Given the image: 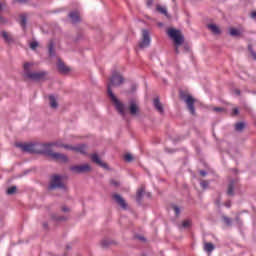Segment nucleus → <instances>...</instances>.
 I'll list each match as a JSON object with an SVG mask.
<instances>
[{
	"mask_svg": "<svg viewBox=\"0 0 256 256\" xmlns=\"http://www.w3.org/2000/svg\"><path fill=\"white\" fill-rule=\"evenodd\" d=\"M123 83V76L121 74H115L111 77L108 82V96L110 97L112 103H114L117 111L121 113V115H125V106L117 99V96L113 93V87H119Z\"/></svg>",
	"mask_w": 256,
	"mask_h": 256,
	"instance_id": "f257e3e1",
	"label": "nucleus"
},
{
	"mask_svg": "<svg viewBox=\"0 0 256 256\" xmlns=\"http://www.w3.org/2000/svg\"><path fill=\"white\" fill-rule=\"evenodd\" d=\"M23 76L31 81H43L45 72H33V63L26 62L23 65Z\"/></svg>",
	"mask_w": 256,
	"mask_h": 256,
	"instance_id": "f03ea898",
	"label": "nucleus"
},
{
	"mask_svg": "<svg viewBox=\"0 0 256 256\" xmlns=\"http://www.w3.org/2000/svg\"><path fill=\"white\" fill-rule=\"evenodd\" d=\"M167 34L175 45V52L179 53V47H181V45H183V41H185L183 34L175 28L168 29Z\"/></svg>",
	"mask_w": 256,
	"mask_h": 256,
	"instance_id": "7ed1b4c3",
	"label": "nucleus"
},
{
	"mask_svg": "<svg viewBox=\"0 0 256 256\" xmlns=\"http://www.w3.org/2000/svg\"><path fill=\"white\" fill-rule=\"evenodd\" d=\"M51 147H63L64 149H67L68 151H75L76 153H85L87 151V147L85 145H78V146H72L69 144L63 143V140H58L52 144H50Z\"/></svg>",
	"mask_w": 256,
	"mask_h": 256,
	"instance_id": "20e7f679",
	"label": "nucleus"
},
{
	"mask_svg": "<svg viewBox=\"0 0 256 256\" xmlns=\"http://www.w3.org/2000/svg\"><path fill=\"white\" fill-rule=\"evenodd\" d=\"M151 45V36L149 35V31L142 30V39L139 43L140 49H146Z\"/></svg>",
	"mask_w": 256,
	"mask_h": 256,
	"instance_id": "39448f33",
	"label": "nucleus"
},
{
	"mask_svg": "<svg viewBox=\"0 0 256 256\" xmlns=\"http://www.w3.org/2000/svg\"><path fill=\"white\" fill-rule=\"evenodd\" d=\"M183 101L186 103L190 113L192 115H195V107L193 106L195 104V98H193V96L191 95H186L182 97Z\"/></svg>",
	"mask_w": 256,
	"mask_h": 256,
	"instance_id": "423d86ee",
	"label": "nucleus"
},
{
	"mask_svg": "<svg viewBox=\"0 0 256 256\" xmlns=\"http://www.w3.org/2000/svg\"><path fill=\"white\" fill-rule=\"evenodd\" d=\"M56 187H63V178L61 176H53L49 189H56Z\"/></svg>",
	"mask_w": 256,
	"mask_h": 256,
	"instance_id": "0eeeda50",
	"label": "nucleus"
},
{
	"mask_svg": "<svg viewBox=\"0 0 256 256\" xmlns=\"http://www.w3.org/2000/svg\"><path fill=\"white\" fill-rule=\"evenodd\" d=\"M74 173H87L91 171V166L89 164H83L79 166L72 167Z\"/></svg>",
	"mask_w": 256,
	"mask_h": 256,
	"instance_id": "6e6552de",
	"label": "nucleus"
},
{
	"mask_svg": "<svg viewBox=\"0 0 256 256\" xmlns=\"http://www.w3.org/2000/svg\"><path fill=\"white\" fill-rule=\"evenodd\" d=\"M52 159H55L56 161H59L60 163H67L69 161V158H67L66 155L61 153H53L51 154Z\"/></svg>",
	"mask_w": 256,
	"mask_h": 256,
	"instance_id": "1a4fd4ad",
	"label": "nucleus"
},
{
	"mask_svg": "<svg viewBox=\"0 0 256 256\" xmlns=\"http://www.w3.org/2000/svg\"><path fill=\"white\" fill-rule=\"evenodd\" d=\"M91 159L94 163H97V165H99L100 167H103V169H109V166L107 165V163L102 162L101 158H99L97 154H93Z\"/></svg>",
	"mask_w": 256,
	"mask_h": 256,
	"instance_id": "9d476101",
	"label": "nucleus"
},
{
	"mask_svg": "<svg viewBox=\"0 0 256 256\" xmlns=\"http://www.w3.org/2000/svg\"><path fill=\"white\" fill-rule=\"evenodd\" d=\"M57 67H58V71L60 73H63L64 75H67V73L71 71V68H69V66H65V63H63L60 60L58 61Z\"/></svg>",
	"mask_w": 256,
	"mask_h": 256,
	"instance_id": "9b49d317",
	"label": "nucleus"
},
{
	"mask_svg": "<svg viewBox=\"0 0 256 256\" xmlns=\"http://www.w3.org/2000/svg\"><path fill=\"white\" fill-rule=\"evenodd\" d=\"M39 147V145L35 144H24L21 146L22 151H26L28 153H35V150Z\"/></svg>",
	"mask_w": 256,
	"mask_h": 256,
	"instance_id": "f8f14e48",
	"label": "nucleus"
},
{
	"mask_svg": "<svg viewBox=\"0 0 256 256\" xmlns=\"http://www.w3.org/2000/svg\"><path fill=\"white\" fill-rule=\"evenodd\" d=\"M130 113L131 115H137L139 113V104L135 100L130 102Z\"/></svg>",
	"mask_w": 256,
	"mask_h": 256,
	"instance_id": "ddd939ff",
	"label": "nucleus"
},
{
	"mask_svg": "<svg viewBox=\"0 0 256 256\" xmlns=\"http://www.w3.org/2000/svg\"><path fill=\"white\" fill-rule=\"evenodd\" d=\"M114 199H115L116 203H118V205H120V207H122V209H127V203L120 195H117V194L114 195Z\"/></svg>",
	"mask_w": 256,
	"mask_h": 256,
	"instance_id": "4468645a",
	"label": "nucleus"
},
{
	"mask_svg": "<svg viewBox=\"0 0 256 256\" xmlns=\"http://www.w3.org/2000/svg\"><path fill=\"white\" fill-rule=\"evenodd\" d=\"M208 29L214 35H220L221 34V28H219V26H217L216 24H208Z\"/></svg>",
	"mask_w": 256,
	"mask_h": 256,
	"instance_id": "2eb2a0df",
	"label": "nucleus"
},
{
	"mask_svg": "<svg viewBox=\"0 0 256 256\" xmlns=\"http://www.w3.org/2000/svg\"><path fill=\"white\" fill-rule=\"evenodd\" d=\"M1 36L6 43H13V36L11 35V33L4 31L1 33Z\"/></svg>",
	"mask_w": 256,
	"mask_h": 256,
	"instance_id": "dca6fc26",
	"label": "nucleus"
},
{
	"mask_svg": "<svg viewBox=\"0 0 256 256\" xmlns=\"http://www.w3.org/2000/svg\"><path fill=\"white\" fill-rule=\"evenodd\" d=\"M229 33L232 37H240V35H243V30L237 28H230Z\"/></svg>",
	"mask_w": 256,
	"mask_h": 256,
	"instance_id": "f3484780",
	"label": "nucleus"
},
{
	"mask_svg": "<svg viewBox=\"0 0 256 256\" xmlns=\"http://www.w3.org/2000/svg\"><path fill=\"white\" fill-rule=\"evenodd\" d=\"M154 107L159 113H163V104H161L159 98L154 99Z\"/></svg>",
	"mask_w": 256,
	"mask_h": 256,
	"instance_id": "a211bd4d",
	"label": "nucleus"
},
{
	"mask_svg": "<svg viewBox=\"0 0 256 256\" xmlns=\"http://www.w3.org/2000/svg\"><path fill=\"white\" fill-rule=\"evenodd\" d=\"M72 23H77V21H79L80 17H79V12H71L69 15Z\"/></svg>",
	"mask_w": 256,
	"mask_h": 256,
	"instance_id": "6ab92c4d",
	"label": "nucleus"
},
{
	"mask_svg": "<svg viewBox=\"0 0 256 256\" xmlns=\"http://www.w3.org/2000/svg\"><path fill=\"white\" fill-rule=\"evenodd\" d=\"M49 101H50V107L52 109H57L58 107L57 98H55V96H49Z\"/></svg>",
	"mask_w": 256,
	"mask_h": 256,
	"instance_id": "aec40b11",
	"label": "nucleus"
},
{
	"mask_svg": "<svg viewBox=\"0 0 256 256\" xmlns=\"http://www.w3.org/2000/svg\"><path fill=\"white\" fill-rule=\"evenodd\" d=\"M215 249V246H213L212 243H205L204 244V250L207 251L208 253H211Z\"/></svg>",
	"mask_w": 256,
	"mask_h": 256,
	"instance_id": "412c9836",
	"label": "nucleus"
},
{
	"mask_svg": "<svg viewBox=\"0 0 256 256\" xmlns=\"http://www.w3.org/2000/svg\"><path fill=\"white\" fill-rule=\"evenodd\" d=\"M157 11H159V13H162V15H165L167 17V8H165V6H157Z\"/></svg>",
	"mask_w": 256,
	"mask_h": 256,
	"instance_id": "4be33fe9",
	"label": "nucleus"
},
{
	"mask_svg": "<svg viewBox=\"0 0 256 256\" xmlns=\"http://www.w3.org/2000/svg\"><path fill=\"white\" fill-rule=\"evenodd\" d=\"M235 129H236V131H243V129H245V123H243V122L237 123L235 125Z\"/></svg>",
	"mask_w": 256,
	"mask_h": 256,
	"instance_id": "5701e85b",
	"label": "nucleus"
},
{
	"mask_svg": "<svg viewBox=\"0 0 256 256\" xmlns=\"http://www.w3.org/2000/svg\"><path fill=\"white\" fill-rule=\"evenodd\" d=\"M182 227H184V229H187L188 227H191V220H184L182 222Z\"/></svg>",
	"mask_w": 256,
	"mask_h": 256,
	"instance_id": "b1692460",
	"label": "nucleus"
},
{
	"mask_svg": "<svg viewBox=\"0 0 256 256\" xmlns=\"http://www.w3.org/2000/svg\"><path fill=\"white\" fill-rule=\"evenodd\" d=\"M16 191H17V187L12 186V187L8 188L7 194L8 195H13V193H15Z\"/></svg>",
	"mask_w": 256,
	"mask_h": 256,
	"instance_id": "393cba45",
	"label": "nucleus"
},
{
	"mask_svg": "<svg viewBox=\"0 0 256 256\" xmlns=\"http://www.w3.org/2000/svg\"><path fill=\"white\" fill-rule=\"evenodd\" d=\"M143 193H145V189H143V188H140L137 191V199H138V201L141 199V196L143 195Z\"/></svg>",
	"mask_w": 256,
	"mask_h": 256,
	"instance_id": "a878e982",
	"label": "nucleus"
},
{
	"mask_svg": "<svg viewBox=\"0 0 256 256\" xmlns=\"http://www.w3.org/2000/svg\"><path fill=\"white\" fill-rule=\"evenodd\" d=\"M124 159H125V161H127L129 163L133 160V155L126 154V155H124Z\"/></svg>",
	"mask_w": 256,
	"mask_h": 256,
	"instance_id": "bb28decb",
	"label": "nucleus"
},
{
	"mask_svg": "<svg viewBox=\"0 0 256 256\" xmlns=\"http://www.w3.org/2000/svg\"><path fill=\"white\" fill-rule=\"evenodd\" d=\"M110 243L111 242H109V240H102L101 245H102V247H109Z\"/></svg>",
	"mask_w": 256,
	"mask_h": 256,
	"instance_id": "cd10ccee",
	"label": "nucleus"
},
{
	"mask_svg": "<svg viewBox=\"0 0 256 256\" xmlns=\"http://www.w3.org/2000/svg\"><path fill=\"white\" fill-rule=\"evenodd\" d=\"M30 47L32 48V49H37V47H39V43H37V42H31L30 43Z\"/></svg>",
	"mask_w": 256,
	"mask_h": 256,
	"instance_id": "c85d7f7f",
	"label": "nucleus"
},
{
	"mask_svg": "<svg viewBox=\"0 0 256 256\" xmlns=\"http://www.w3.org/2000/svg\"><path fill=\"white\" fill-rule=\"evenodd\" d=\"M228 195H233V184H230L228 186V191H227Z\"/></svg>",
	"mask_w": 256,
	"mask_h": 256,
	"instance_id": "c756f323",
	"label": "nucleus"
},
{
	"mask_svg": "<svg viewBox=\"0 0 256 256\" xmlns=\"http://www.w3.org/2000/svg\"><path fill=\"white\" fill-rule=\"evenodd\" d=\"M213 111H215L216 113H221L223 112V108L215 107L213 108Z\"/></svg>",
	"mask_w": 256,
	"mask_h": 256,
	"instance_id": "7c9ffc66",
	"label": "nucleus"
},
{
	"mask_svg": "<svg viewBox=\"0 0 256 256\" xmlns=\"http://www.w3.org/2000/svg\"><path fill=\"white\" fill-rule=\"evenodd\" d=\"M174 212L176 213V215H179L181 213V210L179 209V207L175 206Z\"/></svg>",
	"mask_w": 256,
	"mask_h": 256,
	"instance_id": "2f4dec72",
	"label": "nucleus"
},
{
	"mask_svg": "<svg viewBox=\"0 0 256 256\" xmlns=\"http://www.w3.org/2000/svg\"><path fill=\"white\" fill-rule=\"evenodd\" d=\"M224 222L226 223V225H231V219L224 217Z\"/></svg>",
	"mask_w": 256,
	"mask_h": 256,
	"instance_id": "473e14b6",
	"label": "nucleus"
},
{
	"mask_svg": "<svg viewBox=\"0 0 256 256\" xmlns=\"http://www.w3.org/2000/svg\"><path fill=\"white\" fill-rule=\"evenodd\" d=\"M3 9H5V3L0 2V13L3 11Z\"/></svg>",
	"mask_w": 256,
	"mask_h": 256,
	"instance_id": "72a5a7b5",
	"label": "nucleus"
},
{
	"mask_svg": "<svg viewBox=\"0 0 256 256\" xmlns=\"http://www.w3.org/2000/svg\"><path fill=\"white\" fill-rule=\"evenodd\" d=\"M207 185H209V183L201 182V187H203V189H206Z\"/></svg>",
	"mask_w": 256,
	"mask_h": 256,
	"instance_id": "f704fd0d",
	"label": "nucleus"
},
{
	"mask_svg": "<svg viewBox=\"0 0 256 256\" xmlns=\"http://www.w3.org/2000/svg\"><path fill=\"white\" fill-rule=\"evenodd\" d=\"M233 113H234V115H239V109L234 108V109H233Z\"/></svg>",
	"mask_w": 256,
	"mask_h": 256,
	"instance_id": "c9c22d12",
	"label": "nucleus"
},
{
	"mask_svg": "<svg viewBox=\"0 0 256 256\" xmlns=\"http://www.w3.org/2000/svg\"><path fill=\"white\" fill-rule=\"evenodd\" d=\"M49 53H50V55H53V45H50V47H49Z\"/></svg>",
	"mask_w": 256,
	"mask_h": 256,
	"instance_id": "e433bc0d",
	"label": "nucleus"
},
{
	"mask_svg": "<svg viewBox=\"0 0 256 256\" xmlns=\"http://www.w3.org/2000/svg\"><path fill=\"white\" fill-rule=\"evenodd\" d=\"M151 5H153V1L148 0V1H147V6H148V7H151Z\"/></svg>",
	"mask_w": 256,
	"mask_h": 256,
	"instance_id": "4c0bfd02",
	"label": "nucleus"
},
{
	"mask_svg": "<svg viewBox=\"0 0 256 256\" xmlns=\"http://www.w3.org/2000/svg\"><path fill=\"white\" fill-rule=\"evenodd\" d=\"M200 175H202V177H205V175H207V173H205V171H200Z\"/></svg>",
	"mask_w": 256,
	"mask_h": 256,
	"instance_id": "58836bf2",
	"label": "nucleus"
},
{
	"mask_svg": "<svg viewBox=\"0 0 256 256\" xmlns=\"http://www.w3.org/2000/svg\"><path fill=\"white\" fill-rule=\"evenodd\" d=\"M21 25H22V27H25V19H22Z\"/></svg>",
	"mask_w": 256,
	"mask_h": 256,
	"instance_id": "ea45409f",
	"label": "nucleus"
},
{
	"mask_svg": "<svg viewBox=\"0 0 256 256\" xmlns=\"http://www.w3.org/2000/svg\"><path fill=\"white\" fill-rule=\"evenodd\" d=\"M251 55H252L253 59H256V54H255V52H252Z\"/></svg>",
	"mask_w": 256,
	"mask_h": 256,
	"instance_id": "a19ab883",
	"label": "nucleus"
},
{
	"mask_svg": "<svg viewBox=\"0 0 256 256\" xmlns=\"http://www.w3.org/2000/svg\"><path fill=\"white\" fill-rule=\"evenodd\" d=\"M58 221H63V218H57Z\"/></svg>",
	"mask_w": 256,
	"mask_h": 256,
	"instance_id": "79ce46f5",
	"label": "nucleus"
},
{
	"mask_svg": "<svg viewBox=\"0 0 256 256\" xmlns=\"http://www.w3.org/2000/svg\"><path fill=\"white\" fill-rule=\"evenodd\" d=\"M18 1H20V3H23V1H27V0H18Z\"/></svg>",
	"mask_w": 256,
	"mask_h": 256,
	"instance_id": "37998d69",
	"label": "nucleus"
},
{
	"mask_svg": "<svg viewBox=\"0 0 256 256\" xmlns=\"http://www.w3.org/2000/svg\"><path fill=\"white\" fill-rule=\"evenodd\" d=\"M236 95H239V90H236Z\"/></svg>",
	"mask_w": 256,
	"mask_h": 256,
	"instance_id": "c03bdc74",
	"label": "nucleus"
},
{
	"mask_svg": "<svg viewBox=\"0 0 256 256\" xmlns=\"http://www.w3.org/2000/svg\"><path fill=\"white\" fill-rule=\"evenodd\" d=\"M226 207H231V204H226Z\"/></svg>",
	"mask_w": 256,
	"mask_h": 256,
	"instance_id": "a18cd8bd",
	"label": "nucleus"
}]
</instances>
